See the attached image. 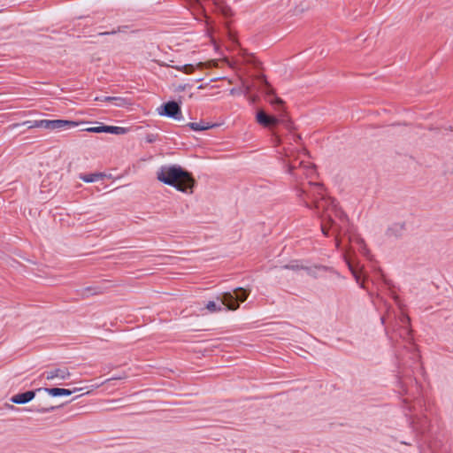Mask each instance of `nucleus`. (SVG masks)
Here are the masks:
<instances>
[{
    "label": "nucleus",
    "mask_w": 453,
    "mask_h": 453,
    "mask_svg": "<svg viewBox=\"0 0 453 453\" xmlns=\"http://www.w3.org/2000/svg\"><path fill=\"white\" fill-rule=\"evenodd\" d=\"M309 186V190L299 188L297 196L303 201L306 207L311 208V203H313L318 215L321 219V230L325 235L328 234L330 228L334 230V233L338 234L340 230L334 222L333 216L339 218L342 223L345 221L346 216L337 208L334 199L324 196L322 184L310 182Z\"/></svg>",
    "instance_id": "obj_1"
},
{
    "label": "nucleus",
    "mask_w": 453,
    "mask_h": 453,
    "mask_svg": "<svg viewBox=\"0 0 453 453\" xmlns=\"http://www.w3.org/2000/svg\"><path fill=\"white\" fill-rule=\"evenodd\" d=\"M157 179L177 190L191 195L194 192L196 180L190 173L177 165L161 166L157 172Z\"/></svg>",
    "instance_id": "obj_2"
},
{
    "label": "nucleus",
    "mask_w": 453,
    "mask_h": 453,
    "mask_svg": "<svg viewBox=\"0 0 453 453\" xmlns=\"http://www.w3.org/2000/svg\"><path fill=\"white\" fill-rule=\"evenodd\" d=\"M247 297L248 294L246 290L242 288H238L234 289V293H223L220 297H218V299H220L222 304L226 305L227 309L235 311L239 308V303L237 302H244Z\"/></svg>",
    "instance_id": "obj_3"
},
{
    "label": "nucleus",
    "mask_w": 453,
    "mask_h": 453,
    "mask_svg": "<svg viewBox=\"0 0 453 453\" xmlns=\"http://www.w3.org/2000/svg\"><path fill=\"white\" fill-rule=\"evenodd\" d=\"M158 113L160 115L173 118L176 120H180L182 119L180 107L174 101L168 102L162 105L161 109L158 110Z\"/></svg>",
    "instance_id": "obj_4"
},
{
    "label": "nucleus",
    "mask_w": 453,
    "mask_h": 453,
    "mask_svg": "<svg viewBox=\"0 0 453 453\" xmlns=\"http://www.w3.org/2000/svg\"><path fill=\"white\" fill-rule=\"evenodd\" d=\"M345 260L348 264L350 272L352 273L354 278L356 279L357 283L360 284L362 288H365L364 280H362V267H360L358 264H356L349 254L345 255Z\"/></svg>",
    "instance_id": "obj_5"
},
{
    "label": "nucleus",
    "mask_w": 453,
    "mask_h": 453,
    "mask_svg": "<svg viewBox=\"0 0 453 453\" xmlns=\"http://www.w3.org/2000/svg\"><path fill=\"white\" fill-rule=\"evenodd\" d=\"M70 377L71 373L65 367L53 369L46 372V379L49 380H56L57 383H59L58 381L60 380H68Z\"/></svg>",
    "instance_id": "obj_6"
},
{
    "label": "nucleus",
    "mask_w": 453,
    "mask_h": 453,
    "mask_svg": "<svg viewBox=\"0 0 453 453\" xmlns=\"http://www.w3.org/2000/svg\"><path fill=\"white\" fill-rule=\"evenodd\" d=\"M157 63L160 65V66H168V67H172V68H174L178 71H180L186 74H190L192 73L196 67H201L203 64L202 62H199L197 63L196 65H192V64H185V65H173L170 63H166V62H162V61H157Z\"/></svg>",
    "instance_id": "obj_7"
},
{
    "label": "nucleus",
    "mask_w": 453,
    "mask_h": 453,
    "mask_svg": "<svg viewBox=\"0 0 453 453\" xmlns=\"http://www.w3.org/2000/svg\"><path fill=\"white\" fill-rule=\"evenodd\" d=\"M96 101H104V102H109L113 103L115 106L117 107H127L129 105H132V102L125 97L120 96H103V97H96Z\"/></svg>",
    "instance_id": "obj_8"
},
{
    "label": "nucleus",
    "mask_w": 453,
    "mask_h": 453,
    "mask_svg": "<svg viewBox=\"0 0 453 453\" xmlns=\"http://www.w3.org/2000/svg\"><path fill=\"white\" fill-rule=\"evenodd\" d=\"M257 121L264 127H270L279 123L277 118L267 115L264 111H259L257 113Z\"/></svg>",
    "instance_id": "obj_9"
},
{
    "label": "nucleus",
    "mask_w": 453,
    "mask_h": 453,
    "mask_svg": "<svg viewBox=\"0 0 453 453\" xmlns=\"http://www.w3.org/2000/svg\"><path fill=\"white\" fill-rule=\"evenodd\" d=\"M35 395V391H27L24 393H20V394L12 395L11 398V401L13 403L23 404V403H27L30 402L31 400H33Z\"/></svg>",
    "instance_id": "obj_10"
},
{
    "label": "nucleus",
    "mask_w": 453,
    "mask_h": 453,
    "mask_svg": "<svg viewBox=\"0 0 453 453\" xmlns=\"http://www.w3.org/2000/svg\"><path fill=\"white\" fill-rule=\"evenodd\" d=\"M79 126L78 122L65 119L51 120V130L61 128H73Z\"/></svg>",
    "instance_id": "obj_11"
},
{
    "label": "nucleus",
    "mask_w": 453,
    "mask_h": 453,
    "mask_svg": "<svg viewBox=\"0 0 453 453\" xmlns=\"http://www.w3.org/2000/svg\"><path fill=\"white\" fill-rule=\"evenodd\" d=\"M82 388H74L73 390L59 388H44L51 396H60V395H70L72 393L81 390Z\"/></svg>",
    "instance_id": "obj_12"
},
{
    "label": "nucleus",
    "mask_w": 453,
    "mask_h": 453,
    "mask_svg": "<svg viewBox=\"0 0 453 453\" xmlns=\"http://www.w3.org/2000/svg\"><path fill=\"white\" fill-rule=\"evenodd\" d=\"M285 268L287 269H291V270H294V271H298L300 269H304L307 271V273L310 274V275H312V276H316L315 274V271L319 269V267H315L314 269L312 268H307V267H303V265H300L299 264L296 263V264H292V265H288L285 266Z\"/></svg>",
    "instance_id": "obj_13"
},
{
    "label": "nucleus",
    "mask_w": 453,
    "mask_h": 453,
    "mask_svg": "<svg viewBox=\"0 0 453 453\" xmlns=\"http://www.w3.org/2000/svg\"><path fill=\"white\" fill-rule=\"evenodd\" d=\"M127 132V129L121 127L104 126V133H110L114 134H124Z\"/></svg>",
    "instance_id": "obj_14"
},
{
    "label": "nucleus",
    "mask_w": 453,
    "mask_h": 453,
    "mask_svg": "<svg viewBox=\"0 0 453 453\" xmlns=\"http://www.w3.org/2000/svg\"><path fill=\"white\" fill-rule=\"evenodd\" d=\"M188 126L195 131H203L211 128L212 126H210L209 124H206L204 122H191L188 123Z\"/></svg>",
    "instance_id": "obj_15"
},
{
    "label": "nucleus",
    "mask_w": 453,
    "mask_h": 453,
    "mask_svg": "<svg viewBox=\"0 0 453 453\" xmlns=\"http://www.w3.org/2000/svg\"><path fill=\"white\" fill-rule=\"evenodd\" d=\"M104 177L102 173H91L87 175H82L81 179L85 182H95Z\"/></svg>",
    "instance_id": "obj_16"
},
{
    "label": "nucleus",
    "mask_w": 453,
    "mask_h": 453,
    "mask_svg": "<svg viewBox=\"0 0 453 453\" xmlns=\"http://www.w3.org/2000/svg\"><path fill=\"white\" fill-rule=\"evenodd\" d=\"M217 9L225 16H231L232 15V10L229 6L225 4L224 1L222 0L221 4L219 5H216Z\"/></svg>",
    "instance_id": "obj_17"
},
{
    "label": "nucleus",
    "mask_w": 453,
    "mask_h": 453,
    "mask_svg": "<svg viewBox=\"0 0 453 453\" xmlns=\"http://www.w3.org/2000/svg\"><path fill=\"white\" fill-rule=\"evenodd\" d=\"M241 56L245 63L252 65L256 64L255 58L251 54L246 52L245 50L242 51Z\"/></svg>",
    "instance_id": "obj_18"
},
{
    "label": "nucleus",
    "mask_w": 453,
    "mask_h": 453,
    "mask_svg": "<svg viewBox=\"0 0 453 453\" xmlns=\"http://www.w3.org/2000/svg\"><path fill=\"white\" fill-rule=\"evenodd\" d=\"M22 125H27L28 128L42 127V119L34 121H25L22 123Z\"/></svg>",
    "instance_id": "obj_19"
},
{
    "label": "nucleus",
    "mask_w": 453,
    "mask_h": 453,
    "mask_svg": "<svg viewBox=\"0 0 453 453\" xmlns=\"http://www.w3.org/2000/svg\"><path fill=\"white\" fill-rule=\"evenodd\" d=\"M258 79L261 81V82L265 86V93L267 95L273 94V89L270 87L267 81L265 80V76H260Z\"/></svg>",
    "instance_id": "obj_20"
},
{
    "label": "nucleus",
    "mask_w": 453,
    "mask_h": 453,
    "mask_svg": "<svg viewBox=\"0 0 453 453\" xmlns=\"http://www.w3.org/2000/svg\"><path fill=\"white\" fill-rule=\"evenodd\" d=\"M206 309L209 310L211 312L220 311L222 310L221 306H218L216 303L213 301H210L207 303Z\"/></svg>",
    "instance_id": "obj_21"
},
{
    "label": "nucleus",
    "mask_w": 453,
    "mask_h": 453,
    "mask_svg": "<svg viewBox=\"0 0 453 453\" xmlns=\"http://www.w3.org/2000/svg\"><path fill=\"white\" fill-rule=\"evenodd\" d=\"M85 130L90 133H104V125L94 127H88Z\"/></svg>",
    "instance_id": "obj_22"
},
{
    "label": "nucleus",
    "mask_w": 453,
    "mask_h": 453,
    "mask_svg": "<svg viewBox=\"0 0 453 453\" xmlns=\"http://www.w3.org/2000/svg\"><path fill=\"white\" fill-rule=\"evenodd\" d=\"M42 125L43 128L51 130V120L50 119H42Z\"/></svg>",
    "instance_id": "obj_23"
},
{
    "label": "nucleus",
    "mask_w": 453,
    "mask_h": 453,
    "mask_svg": "<svg viewBox=\"0 0 453 453\" xmlns=\"http://www.w3.org/2000/svg\"><path fill=\"white\" fill-rule=\"evenodd\" d=\"M54 409H55V407H53V406H46V407L37 408L36 411H38V412H47V411H52Z\"/></svg>",
    "instance_id": "obj_24"
},
{
    "label": "nucleus",
    "mask_w": 453,
    "mask_h": 453,
    "mask_svg": "<svg viewBox=\"0 0 453 453\" xmlns=\"http://www.w3.org/2000/svg\"><path fill=\"white\" fill-rule=\"evenodd\" d=\"M127 375L124 372L121 375H118V376L110 378V379L106 380L104 382H107V381H110V380H124V379H127Z\"/></svg>",
    "instance_id": "obj_25"
},
{
    "label": "nucleus",
    "mask_w": 453,
    "mask_h": 453,
    "mask_svg": "<svg viewBox=\"0 0 453 453\" xmlns=\"http://www.w3.org/2000/svg\"><path fill=\"white\" fill-rule=\"evenodd\" d=\"M270 103L273 105H280L281 106L283 104V101L279 97H276L275 99L270 101Z\"/></svg>",
    "instance_id": "obj_26"
},
{
    "label": "nucleus",
    "mask_w": 453,
    "mask_h": 453,
    "mask_svg": "<svg viewBox=\"0 0 453 453\" xmlns=\"http://www.w3.org/2000/svg\"><path fill=\"white\" fill-rule=\"evenodd\" d=\"M242 87H243V89H244V93L245 94L250 93V91L251 89L250 86L246 84L244 81H242Z\"/></svg>",
    "instance_id": "obj_27"
},
{
    "label": "nucleus",
    "mask_w": 453,
    "mask_h": 453,
    "mask_svg": "<svg viewBox=\"0 0 453 453\" xmlns=\"http://www.w3.org/2000/svg\"><path fill=\"white\" fill-rule=\"evenodd\" d=\"M401 321H402L403 324H409L410 321H411V319L407 315H403L402 318H401Z\"/></svg>",
    "instance_id": "obj_28"
},
{
    "label": "nucleus",
    "mask_w": 453,
    "mask_h": 453,
    "mask_svg": "<svg viewBox=\"0 0 453 453\" xmlns=\"http://www.w3.org/2000/svg\"><path fill=\"white\" fill-rule=\"evenodd\" d=\"M155 140H156V136L154 134H148L146 136V142H147L151 143V142H155Z\"/></svg>",
    "instance_id": "obj_29"
},
{
    "label": "nucleus",
    "mask_w": 453,
    "mask_h": 453,
    "mask_svg": "<svg viewBox=\"0 0 453 453\" xmlns=\"http://www.w3.org/2000/svg\"><path fill=\"white\" fill-rule=\"evenodd\" d=\"M295 168H296V166L294 165L290 164V163L288 164V165H287V171L290 174H293V171H294Z\"/></svg>",
    "instance_id": "obj_30"
},
{
    "label": "nucleus",
    "mask_w": 453,
    "mask_h": 453,
    "mask_svg": "<svg viewBox=\"0 0 453 453\" xmlns=\"http://www.w3.org/2000/svg\"><path fill=\"white\" fill-rule=\"evenodd\" d=\"M229 92H230V95L234 96V95L240 94L241 90L238 89V88H234L230 89Z\"/></svg>",
    "instance_id": "obj_31"
},
{
    "label": "nucleus",
    "mask_w": 453,
    "mask_h": 453,
    "mask_svg": "<svg viewBox=\"0 0 453 453\" xmlns=\"http://www.w3.org/2000/svg\"><path fill=\"white\" fill-rule=\"evenodd\" d=\"M212 2L215 5H219L221 4L222 0H212Z\"/></svg>",
    "instance_id": "obj_32"
},
{
    "label": "nucleus",
    "mask_w": 453,
    "mask_h": 453,
    "mask_svg": "<svg viewBox=\"0 0 453 453\" xmlns=\"http://www.w3.org/2000/svg\"><path fill=\"white\" fill-rule=\"evenodd\" d=\"M359 243H360V245H361L362 247H364V248H365V243H364V242H363L362 240H359Z\"/></svg>",
    "instance_id": "obj_33"
},
{
    "label": "nucleus",
    "mask_w": 453,
    "mask_h": 453,
    "mask_svg": "<svg viewBox=\"0 0 453 453\" xmlns=\"http://www.w3.org/2000/svg\"><path fill=\"white\" fill-rule=\"evenodd\" d=\"M300 167H307L303 162L300 163Z\"/></svg>",
    "instance_id": "obj_34"
},
{
    "label": "nucleus",
    "mask_w": 453,
    "mask_h": 453,
    "mask_svg": "<svg viewBox=\"0 0 453 453\" xmlns=\"http://www.w3.org/2000/svg\"><path fill=\"white\" fill-rule=\"evenodd\" d=\"M336 245L339 246L340 245V242L338 240V238L336 237Z\"/></svg>",
    "instance_id": "obj_35"
},
{
    "label": "nucleus",
    "mask_w": 453,
    "mask_h": 453,
    "mask_svg": "<svg viewBox=\"0 0 453 453\" xmlns=\"http://www.w3.org/2000/svg\"><path fill=\"white\" fill-rule=\"evenodd\" d=\"M98 387H99V386H98V385H96V386H93L92 388H97Z\"/></svg>",
    "instance_id": "obj_36"
},
{
    "label": "nucleus",
    "mask_w": 453,
    "mask_h": 453,
    "mask_svg": "<svg viewBox=\"0 0 453 453\" xmlns=\"http://www.w3.org/2000/svg\"><path fill=\"white\" fill-rule=\"evenodd\" d=\"M194 1H195L196 3H198V2H199V0H194Z\"/></svg>",
    "instance_id": "obj_37"
}]
</instances>
